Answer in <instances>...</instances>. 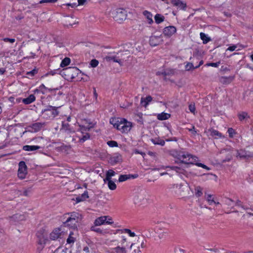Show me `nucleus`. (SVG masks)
Instances as JSON below:
<instances>
[{"mask_svg": "<svg viewBox=\"0 0 253 253\" xmlns=\"http://www.w3.org/2000/svg\"><path fill=\"white\" fill-rule=\"evenodd\" d=\"M237 157L242 159H248L253 157V153L241 149L237 151Z\"/></svg>", "mask_w": 253, "mask_h": 253, "instance_id": "obj_18", "label": "nucleus"}, {"mask_svg": "<svg viewBox=\"0 0 253 253\" xmlns=\"http://www.w3.org/2000/svg\"><path fill=\"white\" fill-rule=\"evenodd\" d=\"M111 14L115 21L121 23L126 19L127 11L124 8H119L113 10Z\"/></svg>", "mask_w": 253, "mask_h": 253, "instance_id": "obj_3", "label": "nucleus"}, {"mask_svg": "<svg viewBox=\"0 0 253 253\" xmlns=\"http://www.w3.org/2000/svg\"><path fill=\"white\" fill-rule=\"evenodd\" d=\"M176 32V29L175 27L173 26H169L165 27L164 29L163 34L165 36L170 37Z\"/></svg>", "mask_w": 253, "mask_h": 253, "instance_id": "obj_14", "label": "nucleus"}, {"mask_svg": "<svg viewBox=\"0 0 253 253\" xmlns=\"http://www.w3.org/2000/svg\"><path fill=\"white\" fill-rule=\"evenodd\" d=\"M37 73V70L36 69H34L31 71L28 72L26 74L28 75L29 76V78H30V77H33Z\"/></svg>", "mask_w": 253, "mask_h": 253, "instance_id": "obj_55", "label": "nucleus"}, {"mask_svg": "<svg viewBox=\"0 0 253 253\" xmlns=\"http://www.w3.org/2000/svg\"><path fill=\"white\" fill-rule=\"evenodd\" d=\"M60 131L67 134H70L75 132L73 128L71 127L69 123L66 121L62 122V127L60 128Z\"/></svg>", "mask_w": 253, "mask_h": 253, "instance_id": "obj_13", "label": "nucleus"}, {"mask_svg": "<svg viewBox=\"0 0 253 253\" xmlns=\"http://www.w3.org/2000/svg\"><path fill=\"white\" fill-rule=\"evenodd\" d=\"M237 48V46L236 45H232V46H229L228 48H227V50H229V51H233L234 50H235V49Z\"/></svg>", "mask_w": 253, "mask_h": 253, "instance_id": "obj_63", "label": "nucleus"}, {"mask_svg": "<svg viewBox=\"0 0 253 253\" xmlns=\"http://www.w3.org/2000/svg\"><path fill=\"white\" fill-rule=\"evenodd\" d=\"M46 89V87L43 84H42L39 86V89H37L35 91H38L39 90L42 94H44Z\"/></svg>", "mask_w": 253, "mask_h": 253, "instance_id": "obj_53", "label": "nucleus"}, {"mask_svg": "<svg viewBox=\"0 0 253 253\" xmlns=\"http://www.w3.org/2000/svg\"><path fill=\"white\" fill-rule=\"evenodd\" d=\"M47 240V239H44L43 237L42 239H40L39 240V243L41 245H42V244H45L46 243V241Z\"/></svg>", "mask_w": 253, "mask_h": 253, "instance_id": "obj_64", "label": "nucleus"}, {"mask_svg": "<svg viewBox=\"0 0 253 253\" xmlns=\"http://www.w3.org/2000/svg\"><path fill=\"white\" fill-rule=\"evenodd\" d=\"M171 155L174 158L180 160V163L186 164L195 165L198 167H201L208 170L210 169L206 165L198 163L199 159L197 156L192 155L188 152L173 150L172 151Z\"/></svg>", "mask_w": 253, "mask_h": 253, "instance_id": "obj_1", "label": "nucleus"}, {"mask_svg": "<svg viewBox=\"0 0 253 253\" xmlns=\"http://www.w3.org/2000/svg\"><path fill=\"white\" fill-rule=\"evenodd\" d=\"M210 131H211V136H212L213 137H215L216 138L217 137H221V134L217 130H216L214 129H211V130H210Z\"/></svg>", "mask_w": 253, "mask_h": 253, "instance_id": "obj_40", "label": "nucleus"}, {"mask_svg": "<svg viewBox=\"0 0 253 253\" xmlns=\"http://www.w3.org/2000/svg\"><path fill=\"white\" fill-rule=\"evenodd\" d=\"M58 107L52 106H48L42 111L44 118L46 119L54 118L58 115L59 112L57 111Z\"/></svg>", "mask_w": 253, "mask_h": 253, "instance_id": "obj_4", "label": "nucleus"}, {"mask_svg": "<svg viewBox=\"0 0 253 253\" xmlns=\"http://www.w3.org/2000/svg\"><path fill=\"white\" fill-rule=\"evenodd\" d=\"M116 54L117 56H119L118 59L120 60V65H122V61L126 60L130 56V52L128 50L119 51Z\"/></svg>", "mask_w": 253, "mask_h": 253, "instance_id": "obj_15", "label": "nucleus"}, {"mask_svg": "<svg viewBox=\"0 0 253 253\" xmlns=\"http://www.w3.org/2000/svg\"><path fill=\"white\" fill-rule=\"evenodd\" d=\"M187 187H183L181 184H172L169 185L168 189L169 191L172 194H175L177 196H183V192Z\"/></svg>", "mask_w": 253, "mask_h": 253, "instance_id": "obj_8", "label": "nucleus"}, {"mask_svg": "<svg viewBox=\"0 0 253 253\" xmlns=\"http://www.w3.org/2000/svg\"><path fill=\"white\" fill-rule=\"evenodd\" d=\"M167 168L171 170L174 171L178 175H180V174L185 175L186 173V170L184 169H183L180 167H178L176 166H166V167L163 166L162 167V169H167Z\"/></svg>", "mask_w": 253, "mask_h": 253, "instance_id": "obj_17", "label": "nucleus"}, {"mask_svg": "<svg viewBox=\"0 0 253 253\" xmlns=\"http://www.w3.org/2000/svg\"><path fill=\"white\" fill-rule=\"evenodd\" d=\"M148 195L145 189L137 190L134 193L133 201L135 205L138 206L147 203Z\"/></svg>", "mask_w": 253, "mask_h": 253, "instance_id": "obj_2", "label": "nucleus"}, {"mask_svg": "<svg viewBox=\"0 0 253 253\" xmlns=\"http://www.w3.org/2000/svg\"><path fill=\"white\" fill-rule=\"evenodd\" d=\"M200 38L203 41V42L204 44H206L208 42L211 41V39L210 37H208L206 34L204 33H200Z\"/></svg>", "mask_w": 253, "mask_h": 253, "instance_id": "obj_29", "label": "nucleus"}, {"mask_svg": "<svg viewBox=\"0 0 253 253\" xmlns=\"http://www.w3.org/2000/svg\"><path fill=\"white\" fill-rule=\"evenodd\" d=\"M81 72L80 70L76 67H69L62 70V73L67 79H73L77 77Z\"/></svg>", "mask_w": 253, "mask_h": 253, "instance_id": "obj_5", "label": "nucleus"}, {"mask_svg": "<svg viewBox=\"0 0 253 253\" xmlns=\"http://www.w3.org/2000/svg\"><path fill=\"white\" fill-rule=\"evenodd\" d=\"M114 251L116 253H127V251L125 246H122V247L118 246L114 248Z\"/></svg>", "mask_w": 253, "mask_h": 253, "instance_id": "obj_28", "label": "nucleus"}, {"mask_svg": "<svg viewBox=\"0 0 253 253\" xmlns=\"http://www.w3.org/2000/svg\"><path fill=\"white\" fill-rule=\"evenodd\" d=\"M79 218L76 214L72 213L68 217L66 221L63 222L62 227H68L70 228L76 229L77 228V223Z\"/></svg>", "mask_w": 253, "mask_h": 253, "instance_id": "obj_6", "label": "nucleus"}, {"mask_svg": "<svg viewBox=\"0 0 253 253\" xmlns=\"http://www.w3.org/2000/svg\"><path fill=\"white\" fill-rule=\"evenodd\" d=\"M228 132L229 133V136L230 137H232L233 136V134L235 133V131L232 128H229L228 129Z\"/></svg>", "mask_w": 253, "mask_h": 253, "instance_id": "obj_60", "label": "nucleus"}, {"mask_svg": "<svg viewBox=\"0 0 253 253\" xmlns=\"http://www.w3.org/2000/svg\"><path fill=\"white\" fill-rule=\"evenodd\" d=\"M154 233L153 228L150 227H145L142 230V234L147 238L151 237Z\"/></svg>", "mask_w": 253, "mask_h": 253, "instance_id": "obj_21", "label": "nucleus"}, {"mask_svg": "<svg viewBox=\"0 0 253 253\" xmlns=\"http://www.w3.org/2000/svg\"><path fill=\"white\" fill-rule=\"evenodd\" d=\"M63 227L61 226L60 228L55 229L50 234V238L53 240H56L61 237L62 233L63 232L62 231Z\"/></svg>", "mask_w": 253, "mask_h": 253, "instance_id": "obj_11", "label": "nucleus"}, {"mask_svg": "<svg viewBox=\"0 0 253 253\" xmlns=\"http://www.w3.org/2000/svg\"><path fill=\"white\" fill-rule=\"evenodd\" d=\"M143 14L146 17L149 24H151L153 22L152 19V14L150 12L147 10H144L143 12Z\"/></svg>", "mask_w": 253, "mask_h": 253, "instance_id": "obj_31", "label": "nucleus"}, {"mask_svg": "<svg viewBox=\"0 0 253 253\" xmlns=\"http://www.w3.org/2000/svg\"><path fill=\"white\" fill-rule=\"evenodd\" d=\"M131 176H132V175H131L130 174L121 175L119 178V181L120 182L125 181L129 179Z\"/></svg>", "mask_w": 253, "mask_h": 253, "instance_id": "obj_37", "label": "nucleus"}, {"mask_svg": "<svg viewBox=\"0 0 253 253\" xmlns=\"http://www.w3.org/2000/svg\"><path fill=\"white\" fill-rule=\"evenodd\" d=\"M224 203L226 205L230 206L233 208L234 207V201L229 198H225L224 200Z\"/></svg>", "mask_w": 253, "mask_h": 253, "instance_id": "obj_35", "label": "nucleus"}, {"mask_svg": "<svg viewBox=\"0 0 253 253\" xmlns=\"http://www.w3.org/2000/svg\"><path fill=\"white\" fill-rule=\"evenodd\" d=\"M40 148V146L35 145H25L23 147V149L26 151H33Z\"/></svg>", "mask_w": 253, "mask_h": 253, "instance_id": "obj_27", "label": "nucleus"}, {"mask_svg": "<svg viewBox=\"0 0 253 253\" xmlns=\"http://www.w3.org/2000/svg\"><path fill=\"white\" fill-rule=\"evenodd\" d=\"M195 194L197 197H200L202 195V188L200 186H197L195 189Z\"/></svg>", "mask_w": 253, "mask_h": 253, "instance_id": "obj_43", "label": "nucleus"}, {"mask_svg": "<svg viewBox=\"0 0 253 253\" xmlns=\"http://www.w3.org/2000/svg\"><path fill=\"white\" fill-rule=\"evenodd\" d=\"M58 0H40L39 3L42 4L43 3H54L56 2Z\"/></svg>", "mask_w": 253, "mask_h": 253, "instance_id": "obj_54", "label": "nucleus"}, {"mask_svg": "<svg viewBox=\"0 0 253 253\" xmlns=\"http://www.w3.org/2000/svg\"><path fill=\"white\" fill-rule=\"evenodd\" d=\"M220 64V62L218 61L216 63H208L206 64L207 66H211L213 67H218Z\"/></svg>", "mask_w": 253, "mask_h": 253, "instance_id": "obj_52", "label": "nucleus"}, {"mask_svg": "<svg viewBox=\"0 0 253 253\" xmlns=\"http://www.w3.org/2000/svg\"><path fill=\"white\" fill-rule=\"evenodd\" d=\"M234 205L236 206L240 207L242 208L244 210L247 209L241 203V201L239 200H236L235 202H234Z\"/></svg>", "mask_w": 253, "mask_h": 253, "instance_id": "obj_49", "label": "nucleus"}, {"mask_svg": "<svg viewBox=\"0 0 253 253\" xmlns=\"http://www.w3.org/2000/svg\"><path fill=\"white\" fill-rule=\"evenodd\" d=\"M18 166V176L21 179H24L27 174V166L24 161H21L19 163Z\"/></svg>", "mask_w": 253, "mask_h": 253, "instance_id": "obj_9", "label": "nucleus"}, {"mask_svg": "<svg viewBox=\"0 0 253 253\" xmlns=\"http://www.w3.org/2000/svg\"><path fill=\"white\" fill-rule=\"evenodd\" d=\"M107 144L111 147H117L118 143L113 140L108 141L107 142Z\"/></svg>", "mask_w": 253, "mask_h": 253, "instance_id": "obj_50", "label": "nucleus"}, {"mask_svg": "<svg viewBox=\"0 0 253 253\" xmlns=\"http://www.w3.org/2000/svg\"><path fill=\"white\" fill-rule=\"evenodd\" d=\"M88 192L87 191L84 192L83 194H82L81 197H78L76 198L77 202H81L85 200L86 199L88 198Z\"/></svg>", "mask_w": 253, "mask_h": 253, "instance_id": "obj_33", "label": "nucleus"}, {"mask_svg": "<svg viewBox=\"0 0 253 253\" xmlns=\"http://www.w3.org/2000/svg\"><path fill=\"white\" fill-rule=\"evenodd\" d=\"M119 121H120V119L119 120V119L113 118H111L110 120V124H112V125H113V126L115 128L117 127V125H118Z\"/></svg>", "mask_w": 253, "mask_h": 253, "instance_id": "obj_42", "label": "nucleus"}, {"mask_svg": "<svg viewBox=\"0 0 253 253\" xmlns=\"http://www.w3.org/2000/svg\"><path fill=\"white\" fill-rule=\"evenodd\" d=\"M131 123L128 122L125 119H120L118 125L117 126L116 128L121 130L122 132H127L131 127Z\"/></svg>", "mask_w": 253, "mask_h": 253, "instance_id": "obj_7", "label": "nucleus"}, {"mask_svg": "<svg viewBox=\"0 0 253 253\" xmlns=\"http://www.w3.org/2000/svg\"><path fill=\"white\" fill-rule=\"evenodd\" d=\"M189 109L191 113H195V111L196 110L195 105L193 104H190L189 105Z\"/></svg>", "mask_w": 253, "mask_h": 253, "instance_id": "obj_57", "label": "nucleus"}, {"mask_svg": "<svg viewBox=\"0 0 253 253\" xmlns=\"http://www.w3.org/2000/svg\"><path fill=\"white\" fill-rule=\"evenodd\" d=\"M170 114L166 113H162L158 115L157 118L159 120H165L168 119L170 118Z\"/></svg>", "mask_w": 253, "mask_h": 253, "instance_id": "obj_32", "label": "nucleus"}, {"mask_svg": "<svg viewBox=\"0 0 253 253\" xmlns=\"http://www.w3.org/2000/svg\"><path fill=\"white\" fill-rule=\"evenodd\" d=\"M129 248L132 250L131 253H140L141 252L139 246L137 244L132 243Z\"/></svg>", "mask_w": 253, "mask_h": 253, "instance_id": "obj_26", "label": "nucleus"}, {"mask_svg": "<svg viewBox=\"0 0 253 253\" xmlns=\"http://www.w3.org/2000/svg\"><path fill=\"white\" fill-rule=\"evenodd\" d=\"M106 174L109 176L111 177L115 175V172L112 169H109L107 171Z\"/></svg>", "mask_w": 253, "mask_h": 253, "instance_id": "obj_59", "label": "nucleus"}, {"mask_svg": "<svg viewBox=\"0 0 253 253\" xmlns=\"http://www.w3.org/2000/svg\"><path fill=\"white\" fill-rule=\"evenodd\" d=\"M154 18H155V22L157 24H160V23H162V22H163L164 21V19H165L164 16L160 14H157L155 16Z\"/></svg>", "mask_w": 253, "mask_h": 253, "instance_id": "obj_34", "label": "nucleus"}, {"mask_svg": "<svg viewBox=\"0 0 253 253\" xmlns=\"http://www.w3.org/2000/svg\"><path fill=\"white\" fill-rule=\"evenodd\" d=\"M96 226H92L91 227L90 229L91 231H94L96 233H98L102 235H105L106 234H110V231L109 230L107 229H103L98 228L96 227Z\"/></svg>", "mask_w": 253, "mask_h": 253, "instance_id": "obj_20", "label": "nucleus"}, {"mask_svg": "<svg viewBox=\"0 0 253 253\" xmlns=\"http://www.w3.org/2000/svg\"><path fill=\"white\" fill-rule=\"evenodd\" d=\"M188 130L191 132V133L194 135H195L196 134H197V130H196L194 126H193L192 127V128H188Z\"/></svg>", "mask_w": 253, "mask_h": 253, "instance_id": "obj_58", "label": "nucleus"}, {"mask_svg": "<svg viewBox=\"0 0 253 253\" xmlns=\"http://www.w3.org/2000/svg\"><path fill=\"white\" fill-rule=\"evenodd\" d=\"M36 97L33 94L30 95L27 98L22 100V102L25 104H29L35 101Z\"/></svg>", "mask_w": 253, "mask_h": 253, "instance_id": "obj_24", "label": "nucleus"}, {"mask_svg": "<svg viewBox=\"0 0 253 253\" xmlns=\"http://www.w3.org/2000/svg\"><path fill=\"white\" fill-rule=\"evenodd\" d=\"M163 42V39L160 36H151L149 40L150 44L152 46H157Z\"/></svg>", "mask_w": 253, "mask_h": 253, "instance_id": "obj_16", "label": "nucleus"}, {"mask_svg": "<svg viewBox=\"0 0 253 253\" xmlns=\"http://www.w3.org/2000/svg\"><path fill=\"white\" fill-rule=\"evenodd\" d=\"M98 61L96 59H93L90 61V65L92 67H96L98 65Z\"/></svg>", "mask_w": 253, "mask_h": 253, "instance_id": "obj_56", "label": "nucleus"}, {"mask_svg": "<svg viewBox=\"0 0 253 253\" xmlns=\"http://www.w3.org/2000/svg\"><path fill=\"white\" fill-rule=\"evenodd\" d=\"M108 218L107 220L105 221V223L108 224H112L113 222L112 221V218L109 216H107Z\"/></svg>", "mask_w": 253, "mask_h": 253, "instance_id": "obj_62", "label": "nucleus"}, {"mask_svg": "<svg viewBox=\"0 0 253 253\" xmlns=\"http://www.w3.org/2000/svg\"><path fill=\"white\" fill-rule=\"evenodd\" d=\"M71 60L68 57H65L62 61L60 64V66L61 67H65L68 65L70 63Z\"/></svg>", "mask_w": 253, "mask_h": 253, "instance_id": "obj_38", "label": "nucleus"}, {"mask_svg": "<svg viewBox=\"0 0 253 253\" xmlns=\"http://www.w3.org/2000/svg\"><path fill=\"white\" fill-rule=\"evenodd\" d=\"M207 200L210 205H211L212 203H216L211 195H208Z\"/></svg>", "mask_w": 253, "mask_h": 253, "instance_id": "obj_48", "label": "nucleus"}, {"mask_svg": "<svg viewBox=\"0 0 253 253\" xmlns=\"http://www.w3.org/2000/svg\"><path fill=\"white\" fill-rule=\"evenodd\" d=\"M73 233L70 232L69 236L67 239V243L68 244L74 243L75 241V238L72 236Z\"/></svg>", "mask_w": 253, "mask_h": 253, "instance_id": "obj_44", "label": "nucleus"}, {"mask_svg": "<svg viewBox=\"0 0 253 253\" xmlns=\"http://www.w3.org/2000/svg\"><path fill=\"white\" fill-rule=\"evenodd\" d=\"M248 116L246 112H242L238 114V117L240 121L244 120Z\"/></svg>", "mask_w": 253, "mask_h": 253, "instance_id": "obj_47", "label": "nucleus"}, {"mask_svg": "<svg viewBox=\"0 0 253 253\" xmlns=\"http://www.w3.org/2000/svg\"><path fill=\"white\" fill-rule=\"evenodd\" d=\"M152 100V97L148 95L145 98L142 97L141 99V104L144 107H146L149 102Z\"/></svg>", "mask_w": 253, "mask_h": 253, "instance_id": "obj_25", "label": "nucleus"}, {"mask_svg": "<svg viewBox=\"0 0 253 253\" xmlns=\"http://www.w3.org/2000/svg\"><path fill=\"white\" fill-rule=\"evenodd\" d=\"M119 56H117L116 53L113 54H109L104 57V59L107 62L113 61L114 62L120 64V60L118 59Z\"/></svg>", "mask_w": 253, "mask_h": 253, "instance_id": "obj_19", "label": "nucleus"}, {"mask_svg": "<svg viewBox=\"0 0 253 253\" xmlns=\"http://www.w3.org/2000/svg\"><path fill=\"white\" fill-rule=\"evenodd\" d=\"M117 232H121V233H127L130 237H134L136 236L134 232H131V231L128 229H124V230H118Z\"/></svg>", "mask_w": 253, "mask_h": 253, "instance_id": "obj_36", "label": "nucleus"}, {"mask_svg": "<svg viewBox=\"0 0 253 253\" xmlns=\"http://www.w3.org/2000/svg\"><path fill=\"white\" fill-rule=\"evenodd\" d=\"M121 161L120 156L117 155L114 156L110 159V162L112 164H115L119 163Z\"/></svg>", "mask_w": 253, "mask_h": 253, "instance_id": "obj_39", "label": "nucleus"}, {"mask_svg": "<svg viewBox=\"0 0 253 253\" xmlns=\"http://www.w3.org/2000/svg\"><path fill=\"white\" fill-rule=\"evenodd\" d=\"M45 126V123H34L29 126L30 129L29 131L32 132H37L40 131Z\"/></svg>", "mask_w": 253, "mask_h": 253, "instance_id": "obj_12", "label": "nucleus"}, {"mask_svg": "<svg viewBox=\"0 0 253 253\" xmlns=\"http://www.w3.org/2000/svg\"><path fill=\"white\" fill-rule=\"evenodd\" d=\"M152 141L154 144L160 145L161 146H164L165 144V141L160 139H152Z\"/></svg>", "mask_w": 253, "mask_h": 253, "instance_id": "obj_41", "label": "nucleus"}, {"mask_svg": "<svg viewBox=\"0 0 253 253\" xmlns=\"http://www.w3.org/2000/svg\"><path fill=\"white\" fill-rule=\"evenodd\" d=\"M156 233L158 234L159 238L162 239L168 234V231L167 230H163L162 229L159 228L157 229Z\"/></svg>", "mask_w": 253, "mask_h": 253, "instance_id": "obj_30", "label": "nucleus"}, {"mask_svg": "<svg viewBox=\"0 0 253 253\" xmlns=\"http://www.w3.org/2000/svg\"><path fill=\"white\" fill-rule=\"evenodd\" d=\"M108 185L109 189L112 190H114L116 189V185L112 180L109 181V182H108Z\"/></svg>", "mask_w": 253, "mask_h": 253, "instance_id": "obj_46", "label": "nucleus"}, {"mask_svg": "<svg viewBox=\"0 0 253 253\" xmlns=\"http://www.w3.org/2000/svg\"><path fill=\"white\" fill-rule=\"evenodd\" d=\"M3 41L5 42H9L10 43H13L15 42V40L14 39H9L8 38H5L3 39Z\"/></svg>", "mask_w": 253, "mask_h": 253, "instance_id": "obj_61", "label": "nucleus"}, {"mask_svg": "<svg viewBox=\"0 0 253 253\" xmlns=\"http://www.w3.org/2000/svg\"><path fill=\"white\" fill-rule=\"evenodd\" d=\"M197 68L194 66L193 64L192 63L188 62L185 65V70L186 71H190L191 70H193Z\"/></svg>", "mask_w": 253, "mask_h": 253, "instance_id": "obj_45", "label": "nucleus"}, {"mask_svg": "<svg viewBox=\"0 0 253 253\" xmlns=\"http://www.w3.org/2000/svg\"><path fill=\"white\" fill-rule=\"evenodd\" d=\"M90 137V135L88 133H86L85 135H84L83 137L81 138H80L79 141L80 142H84L86 140L88 139Z\"/></svg>", "mask_w": 253, "mask_h": 253, "instance_id": "obj_51", "label": "nucleus"}, {"mask_svg": "<svg viewBox=\"0 0 253 253\" xmlns=\"http://www.w3.org/2000/svg\"><path fill=\"white\" fill-rule=\"evenodd\" d=\"M172 3L174 6L177 7L178 8L181 10H185L186 3L180 0H172Z\"/></svg>", "mask_w": 253, "mask_h": 253, "instance_id": "obj_22", "label": "nucleus"}, {"mask_svg": "<svg viewBox=\"0 0 253 253\" xmlns=\"http://www.w3.org/2000/svg\"><path fill=\"white\" fill-rule=\"evenodd\" d=\"M108 218L107 216H102L97 218L94 222L95 226H100L105 224V221Z\"/></svg>", "mask_w": 253, "mask_h": 253, "instance_id": "obj_23", "label": "nucleus"}, {"mask_svg": "<svg viewBox=\"0 0 253 253\" xmlns=\"http://www.w3.org/2000/svg\"><path fill=\"white\" fill-rule=\"evenodd\" d=\"M232 148L230 147H226L221 150L220 154L226 156L225 158L222 160V162H229L232 159Z\"/></svg>", "mask_w": 253, "mask_h": 253, "instance_id": "obj_10", "label": "nucleus"}]
</instances>
